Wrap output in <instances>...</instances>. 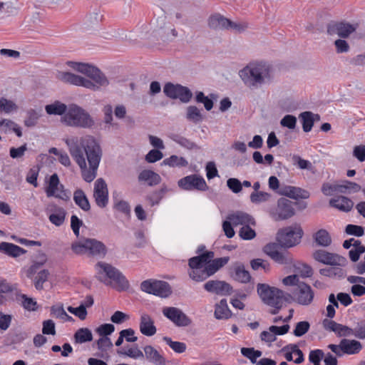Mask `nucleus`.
<instances>
[{"instance_id":"f257e3e1","label":"nucleus","mask_w":365,"mask_h":365,"mask_svg":"<svg viewBox=\"0 0 365 365\" xmlns=\"http://www.w3.org/2000/svg\"><path fill=\"white\" fill-rule=\"evenodd\" d=\"M69 153L81 170L82 177L87 182H92L97 175L101 159V149L94 137H71L65 140Z\"/></svg>"},{"instance_id":"423d86ee","label":"nucleus","mask_w":365,"mask_h":365,"mask_svg":"<svg viewBox=\"0 0 365 365\" xmlns=\"http://www.w3.org/2000/svg\"><path fill=\"white\" fill-rule=\"evenodd\" d=\"M95 269L96 270V277L104 283H106V278L115 282L120 289H128L129 287L128 281L125 276L115 267L104 262H98Z\"/></svg>"},{"instance_id":"f8f14e48","label":"nucleus","mask_w":365,"mask_h":365,"mask_svg":"<svg viewBox=\"0 0 365 365\" xmlns=\"http://www.w3.org/2000/svg\"><path fill=\"white\" fill-rule=\"evenodd\" d=\"M263 250L266 255L278 264H290L292 262V258L289 254L287 251H281L279 244H267L264 246Z\"/></svg>"},{"instance_id":"a18cd8bd","label":"nucleus","mask_w":365,"mask_h":365,"mask_svg":"<svg viewBox=\"0 0 365 365\" xmlns=\"http://www.w3.org/2000/svg\"><path fill=\"white\" fill-rule=\"evenodd\" d=\"M74 338L76 343L83 344L92 341L93 335L88 329L81 328L75 333Z\"/></svg>"},{"instance_id":"e433bc0d","label":"nucleus","mask_w":365,"mask_h":365,"mask_svg":"<svg viewBox=\"0 0 365 365\" xmlns=\"http://www.w3.org/2000/svg\"><path fill=\"white\" fill-rule=\"evenodd\" d=\"M73 200L75 203L83 211H88L91 209L90 202L85 194V192L81 190H76L73 193Z\"/></svg>"},{"instance_id":"bb28decb","label":"nucleus","mask_w":365,"mask_h":365,"mask_svg":"<svg viewBox=\"0 0 365 365\" xmlns=\"http://www.w3.org/2000/svg\"><path fill=\"white\" fill-rule=\"evenodd\" d=\"M24 248L10 242H2L0 243V252L9 257L16 258L26 253Z\"/></svg>"},{"instance_id":"f704fd0d","label":"nucleus","mask_w":365,"mask_h":365,"mask_svg":"<svg viewBox=\"0 0 365 365\" xmlns=\"http://www.w3.org/2000/svg\"><path fill=\"white\" fill-rule=\"evenodd\" d=\"M232 313L228 308L227 300L222 299L215 305V317L217 319H228L231 317Z\"/></svg>"},{"instance_id":"6e6d98bb","label":"nucleus","mask_w":365,"mask_h":365,"mask_svg":"<svg viewBox=\"0 0 365 365\" xmlns=\"http://www.w3.org/2000/svg\"><path fill=\"white\" fill-rule=\"evenodd\" d=\"M51 314H53L55 317L61 319L64 321H69L72 319V317H70L64 310L63 307L59 306H53L51 309Z\"/></svg>"},{"instance_id":"20e7f679","label":"nucleus","mask_w":365,"mask_h":365,"mask_svg":"<svg viewBox=\"0 0 365 365\" xmlns=\"http://www.w3.org/2000/svg\"><path fill=\"white\" fill-rule=\"evenodd\" d=\"M214 257V252H205L198 256L191 257L188 261L190 277L196 282H202L211 276L207 262Z\"/></svg>"},{"instance_id":"a211bd4d","label":"nucleus","mask_w":365,"mask_h":365,"mask_svg":"<svg viewBox=\"0 0 365 365\" xmlns=\"http://www.w3.org/2000/svg\"><path fill=\"white\" fill-rule=\"evenodd\" d=\"M178 186L185 190H206L208 187L203 178L197 175H190L178 180Z\"/></svg>"},{"instance_id":"8fccbe9b","label":"nucleus","mask_w":365,"mask_h":365,"mask_svg":"<svg viewBox=\"0 0 365 365\" xmlns=\"http://www.w3.org/2000/svg\"><path fill=\"white\" fill-rule=\"evenodd\" d=\"M163 341L176 353H183L187 349V346L185 343L174 341L168 336H164Z\"/></svg>"},{"instance_id":"9d476101","label":"nucleus","mask_w":365,"mask_h":365,"mask_svg":"<svg viewBox=\"0 0 365 365\" xmlns=\"http://www.w3.org/2000/svg\"><path fill=\"white\" fill-rule=\"evenodd\" d=\"M303 235V230L299 225H294L280 230L277 239L281 247L289 248L298 245Z\"/></svg>"},{"instance_id":"5fc2aeb1","label":"nucleus","mask_w":365,"mask_h":365,"mask_svg":"<svg viewBox=\"0 0 365 365\" xmlns=\"http://www.w3.org/2000/svg\"><path fill=\"white\" fill-rule=\"evenodd\" d=\"M242 354L249 359L252 363H256L257 358L262 356V351L259 350H255L254 348H245L241 349Z\"/></svg>"},{"instance_id":"58836bf2","label":"nucleus","mask_w":365,"mask_h":365,"mask_svg":"<svg viewBox=\"0 0 365 365\" xmlns=\"http://www.w3.org/2000/svg\"><path fill=\"white\" fill-rule=\"evenodd\" d=\"M19 10L16 0H0V13L16 14Z\"/></svg>"},{"instance_id":"39448f33","label":"nucleus","mask_w":365,"mask_h":365,"mask_svg":"<svg viewBox=\"0 0 365 365\" xmlns=\"http://www.w3.org/2000/svg\"><path fill=\"white\" fill-rule=\"evenodd\" d=\"M62 121L68 126L82 128H91L95 124L91 115L76 104L68 106L67 112L62 117Z\"/></svg>"},{"instance_id":"4be33fe9","label":"nucleus","mask_w":365,"mask_h":365,"mask_svg":"<svg viewBox=\"0 0 365 365\" xmlns=\"http://www.w3.org/2000/svg\"><path fill=\"white\" fill-rule=\"evenodd\" d=\"M356 29V25L344 22H334L327 26V32L330 35H338L341 38H346Z\"/></svg>"},{"instance_id":"a19ab883","label":"nucleus","mask_w":365,"mask_h":365,"mask_svg":"<svg viewBox=\"0 0 365 365\" xmlns=\"http://www.w3.org/2000/svg\"><path fill=\"white\" fill-rule=\"evenodd\" d=\"M0 127L2 128V130L5 133H9L13 131L16 133V135L18 137L22 136V132L21 127L16 124L15 122L9 120V119H4L2 120H0Z\"/></svg>"},{"instance_id":"6e6552de","label":"nucleus","mask_w":365,"mask_h":365,"mask_svg":"<svg viewBox=\"0 0 365 365\" xmlns=\"http://www.w3.org/2000/svg\"><path fill=\"white\" fill-rule=\"evenodd\" d=\"M71 249L77 255L87 254L90 256L104 257L107 252L106 245L96 239H86L72 244Z\"/></svg>"},{"instance_id":"0e129e2a","label":"nucleus","mask_w":365,"mask_h":365,"mask_svg":"<svg viewBox=\"0 0 365 365\" xmlns=\"http://www.w3.org/2000/svg\"><path fill=\"white\" fill-rule=\"evenodd\" d=\"M21 298V304L25 309L29 311H36L37 309V303L33 298L28 297L25 294H23Z\"/></svg>"},{"instance_id":"c756f323","label":"nucleus","mask_w":365,"mask_h":365,"mask_svg":"<svg viewBox=\"0 0 365 365\" xmlns=\"http://www.w3.org/2000/svg\"><path fill=\"white\" fill-rule=\"evenodd\" d=\"M299 118L302 120L303 130L307 133L312 130L314 120H319L320 119V116L318 114H314L310 111H304L300 113Z\"/></svg>"},{"instance_id":"5701e85b","label":"nucleus","mask_w":365,"mask_h":365,"mask_svg":"<svg viewBox=\"0 0 365 365\" xmlns=\"http://www.w3.org/2000/svg\"><path fill=\"white\" fill-rule=\"evenodd\" d=\"M322 324L326 330L334 332L339 337L349 336L354 334V329L351 328L333 320L325 319L323 320Z\"/></svg>"},{"instance_id":"ddd939ff","label":"nucleus","mask_w":365,"mask_h":365,"mask_svg":"<svg viewBox=\"0 0 365 365\" xmlns=\"http://www.w3.org/2000/svg\"><path fill=\"white\" fill-rule=\"evenodd\" d=\"M45 191L48 197H55L65 201L70 199V193L64 189L62 184H60L58 176L56 173L50 177L48 185Z\"/></svg>"},{"instance_id":"4d7b16f0","label":"nucleus","mask_w":365,"mask_h":365,"mask_svg":"<svg viewBox=\"0 0 365 365\" xmlns=\"http://www.w3.org/2000/svg\"><path fill=\"white\" fill-rule=\"evenodd\" d=\"M252 268L254 270H258L262 268L265 272H268L270 270L269 263L262 259H255L250 262Z\"/></svg>"},{"instance_id":"72a5a7b5","label":"nucleus","mask_w":365,"mask_h":365,"mask_svg":"<svg viewBox=\"0 0 365 365\" xmlns=\"http://www.w3.org/2000/svg\"><path fill=\"white\" fill-rule=\"evenodd\" d=\"M45 110L48 115H64L68 110V107L66 104L56 101L51 104L46 105Z\"/></svg>"},{"instance_id":"9b49d317","label":"nucleus","mask_w":365,"mask_h":365,"mask_svg":"<svg viewBox=\"0 0 365 365\" xmlns=\"http://www.w3.org/2000/svg\"><path fill=\"white\" fill-rule=\"evenodd\" d=\"M142 291L160 297H167L171 293L168 282L158 280H145L140 284Z\"/></svg>"},{"instance_id":"2f4dec72","label":"nucleus","mask_w":365,"mask_h":365,"mask_svg":"<svg viewBox=\"0 0 365 365\" xmlns=\"http://www.w3.org/2000/svg\"><path fill=\"white\" fill-rule=\"evenodd\" d=\"M144 353L145 358L155 365H160L165 362L163 356L150 345L144 347Z\"/></svg>"},{"instance_id":"cd10ccee","label":"nucleus","mask_w":365,"mask_h":365,"mask_svg":"<svg viewBox=\"0 0 365 365\" xmlns=\"http://www.w3.org/2000/svg\"><path fill=\"white\" fill-rule=\"evenodd\" d=\"M341 346L344 355H354L359 353L362 349L361 342L354 339H341Z\"/></svg>"},{"instance_id":"6ab92c4d","label":"nucleus","mask_w":365,"mask_h":365,"mask_svg":"<svg viewBox=\"0 0 365 365\" xmlns=\"http://www.w3.org/2000/svg\"><path fill=\"white\" fill-rule=\"evenodd\" d=\"M294 300L300 305H309L314 299V292L312 287L302 282L299 284V287L293 292Z\"/></svg>"},{"instance_id":"79ce46f5","label":"nucleus","mask_w":365,"mask_h":365,"mask_svg":"<svg viewBox=\"0 0 365 365\" xmlns=\"http://www.w3.org/2000/svg\"><path fill=\"white\" fill-rule=\"evenodd\" d=\"M163 164L170 167H187L188 165L187 160L183 157H180L176 155H173L169 158H165L163 161Z\"/></svg>"},{"instance_id":"864d4df0","label":"nucleus","mask_w":365,"mask_h":365,"mask_svg":"<svg viewBox=\"0 0 365 365\" xmlns=\"http://www.w3.org/2000/svg\"><path fill=\"white\" fill-rule=\"evenodd\" d=\"M271 198V195L265 192H253L250 195V201L255 204L269 201Z\"/></svg>"},{"instance_id":"f03ea898","label":"nucleus","mask_w":365,"mask_h":365,"mask_svg":"<svg viewBox=\"0 0 365 365\" xmlns=\"http://www.w3.org/2000/svg\"><path fill=\"white\" fill-rule=\"evenodd\" d=\"M67 65L79 73L85 74L91 80L75 73L58 71L56 73V78L66 84L82 86L92 91H98L101 87L107 86L109 84L106 76L96 67L88 63L68 61Z\"/></svg>"},{"instance_id":"c85d7f7f","label":"nucleus","mask_w":365,"mask_h":365,"mask_svg":"<svg viewBox=\"0 0 365 365\" xmlns=\"http://www.w3.org/2000/svg\"><path fill=\"white\" fill-rule=\"evenodd\" d=\"M230 20L220 14H215L209 19V26L215 30L228 29Z\"/></svg>"},{"instance_id":"473e14b6","label":"nucleus","mask_w":365,"mask_h":365,"mask_svg":"<svg viewBox=\"0 0 365 365\" xmlns=\"http://www.w3.org/2000/svg\"><path fill=\"white\" fill-rule=\"evenodd\" d=\"M231 276L235 280L241 283H247L251 278L249 272L245 270L242 264L236 265L233 268Z\"/></svg>"},{"instance_id":"7c9ffc66","label":"nucleus","mask_w":365,"mask_h":365,"mask_svg":"<svg viewBox=\"0 0 365 365\" xmlns=\"http://www.w3.org/2000/svg\"><path fill=\"white\" fill-rule=\"evenodd\" d=\"M158 34L160 36L163 41H173L178 36V32L174 26L170 23L164 24L157 31Z\"/></svg>"},{"instance_id":"09e8293b","label":"nucleus","mask_w":365,"mask_h":365,"mask_svg":"<svg viewBox=\"0 0 365 365\" xmlns=\"http://www.w3.org/2000/svg\"><path fill=\"white\" fill-rule=\"evenodd\" d=\"M170 138L174 142L186 149L192 150L197 148V145L195 143L183 136L174 134Z\"/></svg>"},{"instance_id":"c03bdc74","label":"nucleus","mask_w":365,"mask_h":365,"mask_svg":"<svg viewBox=\"0 0 365 365\" xmlns=\"http://www.w3.org/2000/svg\"><path fill=\"white\" fill-rule=\"evenodd\" d=\"M66 217V210L62 207H57L55 212L48 217L50 222L56 226L63 224Z\"/></svg>"},{"instance_id":"680f3d73","label":"nucleus","mask_w":365,"mask_h":365,"mask_svg":"<svg viewBox=\"0 0 365 365\" xmlns=\"http://www.w3.org/2000/svg\"><path fill=\"white\" fill-rule=\"evenodd\" d=\"M324 356V353L322 349H315L309 352V360L314 365H320V361Z\"/></svg>"},{"instance_id":"603ef678","label":"nucleus","mask_w":365,"mask_h":365,"mask_svg":"<svg viewBox=\"0 0 365 365\" xmlns=\"http://www.w3.org/2000/svg\"><path fill=\"white\" fill-rule=\"evenodd\" d=\"M186 118L194 123H198L202 119L200 110L194 106L187 107Z\"/></svg>"},{"instance_id":"b1692460","label":"nucleus","mask_w":365,"mask_h":365,"mask_svg":"<svg viewBox=\"0 0 365 365\" xmlns=\"http://www.w3.org/2000/svg\"><path fill=\"white\" fill-rule=\"evenodd\" d=\"M279 194L294 200L307 199L309 192L304 189L291 185H282L279 187Z\"/></svg>"},{"instance_id":"37998d69","label":"nucleus","mask_w":365,"mask_h":365,"mask_svg":"<svg viewBox=\"0 0 365 365\" xmlns=\"http://www.w3.org/2000/svg\"><path fill=\"white\" fill-rule=\"evenodd\" d=\"M228 257H224L220 258H216L215 259H210V262H207L208 269L211 276L217 272L221 267L225 265L229 261Z\"/></svg>"},{"instance_id":"1a4fd4ad","label":"nucleus","mask_w":365,"mask_h":365,"mask_svg":"<svg viewBox=\"0 0 365 365\" xmlns=\"http://www.w3.org/2000/svg\"><path fill=\"white\" fill-rule=\"evenodd\" d=\"M257 293L262 301L268 306H277L282 307L286 300L284 292L276 287H270L266 284H257Z\"/></svg>"},{"instance_id":"ea45409f","label":"nucleus","mask_w":365,"mask_h":365,"mask_svg":"<svg viewBox=\"0 0 365 365\" xmlns=\"http://www.w3.org/2000/svg\"><path fill=\"white\" fill-rule=\"evenodd\" d=\"M361 190V186L354 182L344 180L341 183L337 182V192L341 194H349L351 190L358 192Z\"/></svg>"},{"instance_id":"69168bd1","label":"nucleus","mask_w":365,"mask_h":365,"mask_svg":"<svg viewBox=\"0 0 365 365\" xmlns=\"http://www.w3.org/2000/svg\"><path fill=\"white\" fill-rule=\"evenodd\" d=\"M68 311L78 317L80 319L83 320L86 318L87 316V310L85 308V306L81 304L78 307H68L67 308Z\"/></svg>"},{"instance_id":"de8ad7c7","label":"nucleus","mask_w":365,"mask_h":365,"mask_svg":"<svg viewBox=\"0 0 365 365\" xmlns=\"http://www.w3.org/2000/svg\"><path fill=\"white\" fill-rule=\"evenodd\" d=\"M50 273L48 269H42L37 273L34 279V286L36 289L41 290L43 288V283L48 280Z\"/></svg>"},{"instance_id":"4c0bfd02","label":"nucleus","mask_w":365,"mask_h":365,"mask_svg":"<svg viewBox=\"0 0 365 365\" xmlns=\"http://www.w3.org/2000/svg\"><path fill=\"white\" fill-rule=\"evenodd\" d=\"M316 243L321 247H328L331 243V238L329 233L324 229L318 230L314 235Z\"/></svg>"},{"instance_id":"393cba45","label":"nucleus","mask_w":365,"mask_h":365,"mask_svg":"<svg viewBox=\"0 0 365 365\" xmlns=\"http://www.w3.org/2000/svg\"><path fill=\"white\" fill-rule=\"evenodd\" d=\"M329 205L339 211L348 212L353 208L354 202L347 197L338 195L331 198L329 200Z\"/></svg>"},{"instance_id":"412c9836","label":"nucleus","mask_w":365,"mask_h":365,"mask_svg":"<svg viewBox=\"0 0 365 365\" xmlns=\"http://www.w3.org/2000/svg\"><path fill=\"white\" fill-rule=\"evenodd\" d=\"M204 289L217 295H230L232 292V286L225 281L210 280L204 284Z\"/></svg>"},{"instance_id":"052dcab7","label":"nucleus","mask_w":365,"mask_h":365,"mask_svg":"<svg viewBox=\"0 0 365 365\" xmlns=\"http://www.w3.org/2000/svg\"><path fill=\"white\" fill-rule=\"evenodd\" d=\"M309 327L310 324L308 322H299L296 324L293 334L296 336H302L309 331Z\"/></svg>"},{"instance_id":"49530a36","label":"nucleus","mask_w":365,"mask_h":365,"mask_svg":"<svg viewBox=\"0 0 365 365\" xmlns=\"http://www.w3.org/2000/svg\"><path fill=\"white\" fill-rule=\"evenodd\" d=\"M340 267L332 266L331 267L323 268L319 270V273L326 277L341 278L344 277V272Z\"/></svg>"},{"instance_id":"f3484780","label":"nucleus","mask_w":365,"mask_h":365,"mask_svg":"<svg viewBox=\"0 0 365 365\" xmlns=\"http://www.w3.org/2000/svg\"><path fill=\"white\" fill-rule=\"evenodd\" d=\"M294 214L292 202L286 198L278 200L277 207L271 212L272 218L277 221L289 219Z\"/></svg>"},{"instance_id":"13d9d810","label":"nucleus","mask_w":365,"mask_h":365,"mask_svg":"<svg viewBox=\"0 0 365 365\" xmlns=\"http://www.w3.org/2000/svg\"><path fill=\"white\" fill-rule=\"evenodd\" d=\"M321 191L325 196H331L337 194V182H324L322 185Z\"/></svg>"},{"instance_id":"e2e57ef3","label":"nucleus","mask_w":365,"mask_h":365,"mask_svg":"<svg viewBox=\"0 0 365 365\" xmlns=\"http://www.w3.org/2000/svg\"><path fill=\"white\" fill-rule=\"evenodd\" d=\"M42 333L46 335H55L56 334V326L55 323L51 319H47L43 322Z\"/></svg>"},{"instance_id":"dca6fc26","label":"nucleus","mask_w":365,"mask_h":365,"mask_svg":"<svg viewBox=\"0 0 365 365\" xmlns=\"http://www.w3.org/2000/svg\"><path fill=\"white\" fill-rule=\"evenodd\" d=\"M163 91L170 98L180 99L183 103H187L191 99L192 94L189 88L181 85H174L168 83L165 85Z\"/></svg>"},{"instance_id":"3c124183","label":"nucleus","mask_w":365,"mask_h":365,"mask_svg":"<svg viewBox=\"0 0 365 365\" xmlns=\"http://www.w3.org/2000/svg\"><path fill=\"white\" fill-rule=\"evenodd\" d=\"M252 225H245L240 227L238 235L243 240H251L256 237V232L252 227Z\"/></svg>"},{"instance_id":"2eb2a0df","label":"nucleus","mask_w":365,"mask_h":365,"mask_svg":"<svg viewBox=\"0 0 365 365\" xmlns=\"http://www.w3.org/2000/svg\"><path fill=\"white\" fill-rule=\"evenodd\" d=\"M313 257L317 262L330 266H346L347 264L344 257L323 250L315 251Z\"/></svg>"},{"instance_id":"774afa93","label":"nucleus","mask_w":365,"mask_h":365,"mask_svg":"<svg viewBox=\"0 0 365 365\" xmlns=\"http://www.w3.org/2000/svg\"><path fill=\"white\" fill-rule=\"evenodd\" d=\"M102 20V16L99 14L98 11H95L93 12L90 13L86 19V24L88 26H93L97 25Z\"/></svg>"},{"instance_id":"a878e982","label":"nucleus","mask_w":365,"mask_h":365,"mask_svg":"<svg viewBox=\"0 0 365 365\" xmlns=\"http://www.w3.org/2000/svg\"><path fill=\"white\" fill-rule=\"evenodd\" d=\"M139 329L140 332L147 336H152L157 331L153 319L150 315L145 313L141 314Z\"/></svg>"},{"instance_id":"4468645a","label":"nucleus","mask_w":365,"mask_h":365,"mask_svg":"<svg viewBox=\"0 0 365 365\" xmlns=\"http://www.w3.org/2000/svg\"><path fill=\"white\" fill-rule=\"evenodd\" d=\"M163 314L175 326L187 327L192 324V320L179 308L165 307L162 310Z\"/></svg>"},{"instance_id":"c9c22d12","label":"nucleus","mask_w":365,"mask_h":365,"mask_svg":"<svg viewBox=\"0 0 365 365\" xmlns=\"http://www.w3.org/2000/svg\"><path fill=\"white\" fill-rule=\"evenodd\" d=\"M140 181L147 182L150 186L155 185L160 183V176L152 170H143L138 175Z\"/></svg>"},{"instance_id":"338daca9","label":"nucleus","mask_w":365,"mask_h":365,"mask_svg":"<svg viewBox=\"0 0 365 365\" xmlns=\"http://www.w3.org/2000/svg\"><path fill=\"white\" fill-rule=\"evenodd\" d=\"M196 101L204 104L205 108L207 110H210L213 107V102L207 96H205L201 91L197 92L196 94Z\"/></svg>"},{"instance_id":"aec40b11","label":"nucleus","mask_w":365,"mask_h":365,"mask_svg":"<svg viewBox=\"0 0 365 365\" xmlns=\"http://www.w3.org/2000/svg\"><path fill=\"white\" fill-rule=\"evenodd\" d=\"M93 197L96 205L101 207H106L108 203V190L106 181L103 178H98L94 183Z\"/></svg>"},{"instance_id":"0eeeda50","label":"nucleus","mask_w":365,"mask_h":365,"mask_svg":"<svg viewBox=\"0 0 365 365\" xmlns=\"http://www.w3.org/2000/svg\"><path fill=\"white\" fill-rule=\"evenodd\" d=\"M245 225L255 226L256 221L251 215L238 210L228 214L227 220L222 222V230L227 237L232 238L235 235L232 226H241L242 227Z\"/></svg>"},{"instance_id":"bf43d9fd","label":"nucleus","mask_w":365,"mask_h":365,"mask_svg":"<svg viewBox=\"0 0 365 365\" xmlns=\"http://www.w3.org/2000/svg\"><path fill=\"white\" fill-rule=\"evenodd\" d=\"M282 127L294 130L297 125V118L292 115H286L280 120Z\"/></svg>"},{"instance_id":"7ed1b4c3","label":"nucleus","mask_w":365,"mask_h":365,"mask_svg":"<svg viewBox=\"0 0 365 365\" xmlns=\"http://www.w3.org/2000/svg\"><path fill=\"white\" fill-rule=\"evenodd\" d=\"M240 77L246 86L258 88L272 79V67L264 61L252 63L239 72Z\"/></svg>"}]
</instances>
